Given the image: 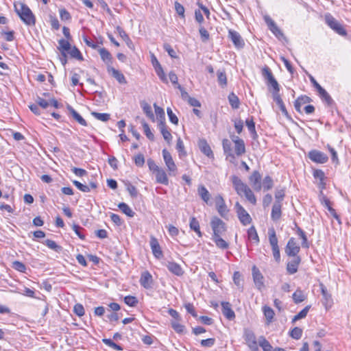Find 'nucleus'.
I'll return each mask as SVG.
<instances>
[{
  "label": "nucleus",
  "mask_w": 351,
  "mask_h": 351,
  "mask_svg": "<svg viewBox=\"0 0 351 351\" xmlns=\"http://www.w3.org/2000/svg\"><path fill=\"white\" fill-rule=\"evenodd\" d=\"M14 10L25 25L34 26L36 24L35 16L27 5L21 2L15 3Z\"/></svg>",
  "instance_id": "1"
},
{
  "label": "nucleus",
  "mask_w": 351,
  "mask_h": 351,
  "mask_svg": "<svg viewBox=\"0 0 351 351\" xmlns=\"http://www.w3.org/2000/svg\"><path fill=\"white\" fill-rule=\"evenodd\" d=\"M210 226L213 232L212 237L222 236L227 230L226 223L217 217L211 219Z\"/></svg>",
  "instance_id": "2"
},
{
  "label": "nucleus",
  "mask_w": 351,
  "mask_h": 351,
  "mask_svg": "<svg viewBox=\"0 0 351 351\" xmlns=\"http://www.w3.org/2000/svg\"><path fill=\"white\" fill-rule=\"evenodd\" d=\"M262 75L267 80L268 84L272 87V95L274 93H279L280 86L268 66H265L262 69Z\"/></svg>",
  "instance_id": "3"
},
{
  "label": "nucleus",
  "mask_w": 351,
  "mask_h": 351,
  "mask_svg": "<svg viewBox=\"0 0 351 351\" xmlns=\"http://www.w3.org/2000/svg\"><path fill=\"white\" fill-rule=\"evenodd\" d=\"M234 208L237 217L243 226H247L252 223V217L239 202H236Z\"/></svg>",
  "instance_id": "4"
},
{
  "label": "nucleus",
  "mask_w": 351,
  "mask_h": 351,
  "mask_svg": "<svg viewBox=\"0 0 351 351\" xmlns=\"http://www.w3.org/2000/svg\"><path fill=\"white\" fill-rule=\"evenodd\" d=\"M326 24L339 35H346V32L343 26L330 14L325 15Z\"/></svg>",
  "instance_id": "5"
},
{
  "label": "nucleus",
  "mask_w": 351,
  "mask_h": 351,
  "mask_svg": "<svg viewBox=\"0 0 351 351\" xmlns=\"http://www.w3.org/2000/svg\"><path fill=\"white\" fill-rule=\"evenodd\" d=\"M245 341L252 351H258V346L254 333L250 330H245L244 332Z\"/></svg>",
  "instance_id": "6"
},
{
  "label": "nucleus",
  "mask_w": 351,
  "mask_h": 351,
  "mask_svg": "<svg viewBox=\"0 0 351 351\" xmlns=\"http://www.w3.org/2000/svg\"><path fill=\"white\" fill-rule=\"evenodd\" d=\"M215 202L217 212L221 217L226 219L229 210L226 205L223 197L221 195H217L215 197Z\"/></svg>",
  "instance_id": "7"
},
{
  "label": "nucleus",
  "mask_w": 351,
  "mask_h": 351,
  "mask_svg": "<svg viewBox=\"0 0 351 351\" xmlns=\"http://www.w3.org/2000/svg\"><path fill=\"white\" fill-rule=\"evenodd\" d=\"M308 158L314 162L323 164L328 161L327 155L320 151L313 149L308 152Z\"/></svg>",
  "instance_id": "8"
},
{
  "label": "nucleus",
  "mask_w": 351,
  "mask_h": 351,
  "mask_svg": "<svg viewBox=\"0 0 351 351\" xmlns=\"http://www.w3.org/2000/svg\"><path fill=\"white\" fill-rule=\"evenodd\" d=\"M252 271L255 286L258 290L261 291L265 287L264 277L260 270L255 265L252 267Z\"/></svg>",
  "instance_id": "9"
},
{
  "label": "nucleus",
  "mask_w": 351,
  "mask_h": 351,
  "mask_svg": "<svg viewBox=\"0 0 351 351\" xmlns=\"http://www.w3.org/2000/svg\"><path fill=\"white\" fill-rule=\"evenodd\" d=\"M300 250V246L297 244L295 239L292 237L288 241L285 247V253L289 256H298Z\"/></svg>",
  "instance_id": "10"
},
{
  "label": "nucleus",
  "mask_w": 351,
  "mask_h": 351,
  "mask_svg": "<svg viewBox=\"0 0 351 351\" xmlns=\"http://www.w3.org/2000/svg\"><path fill=\"white\" fill-rule=\"evenodd\" d=\"M233 186L239 195L243 196L244 191L247 190L249 186L243 182L237 176H232L230 178Z\"/></svg>",
  "instance_id": "11"
},
{
  "label": "nucleus",
  "mask_w": 351,
  "mask_h": 351,
  "mask_svg": "<svg viewBox=\"0 0 351 351\" xmlns=\"http://www.w3.org/2000/svg\"><path fill=\"white\" fill-rule=\"evenodd\" d=\"M162 156L168 171L170 173L176 172L177 171V167L172 158L171 154L165 149L162 150Z\"/></svg>",
  "instance_id": "12"
},
{
  "label": "nucleus",
  "mask_w": 351,
  "mask_h": 351,
  "mask_svg": "<svg viewBox=\"0 0 351 351\" xmlns=\"http://www.w3.org/2000/svg\"><path fill=\"white\" fill-rule=\"evenodd\" d=\"M228 36L233 43L235 47L241 49L244 47L245 43L241 35L236 31L229 30Z\"/></svg>",
  "instance_id": "13"
},
{
  "label": "nucleus",
  "mask_w": 351,
  "mask_h": 351,
  "mask_svg": "<svg viewBox=\"0 0 351 351\" xmlns=\"http://www.w3.org/2000/svg\"><path fill=\"white\" fill-rule=\"evenodd\" d=\"M232 140L234 143V152L237 156H241L245 153V146L243 140L239 136H232Z\"/></svg>",
  "instance_id": "14"
},
{
  "label": "nucleus",
  "mask_w": 351,
  "mask_h": 351,
  "mask_svg": "<svg viewBox=\"0 0 351 351\" xmlns=\"http://www.w3.org/2000/svg\"><path fill=\"white\" fill-rule=\"evenodd\" d=\"M264 19L267 25H268L269 29L274 34L276 35V37L280 38V37L284 36L281 30L278 27L275 22L269 16H265L264 17Z\"/></svg>",
  "instance_id": "15"
},
{
  "label": "nucleus",
  "mask_w": 351,
  "mask_h": 351,
  "mask_svg": "<svg viewBox=\"0 0 351 351\" xmlns=\"http://www.w3.org/2000/svg\"><path fill=\"white\" fill-rule=\"evenodd\" d=\"M150 247L154 256L157 258L162 257V252L158 239L154 237H152L150 239Z\"/></svg>",
  "instance_id": "16"
},
{
  "label": "nucleus",
  "mask_w": 351,
  "mask_h": 351,
  "mask_svg": "<svg viewBox=\"0 0 351 351\" xmlns=\"http://www.w3.org/2000/svg\"><path fill=\"white\" fill-rule=\"evenodd\" d=\"M321 291L323 296V304L326 307V309L330 308L333 304V300L331 295L328 293L327 289L325 286L321 285Z\"/></svg>",
  "instance_id": "17"
},
{
  "label": "nucleus",
  "mask_w": 351,
  "mask_h": 351,
  "mask_svg": "<svg viewBox=\"0 0 351 351\" xmlns=\"http://www.w3.org/2000/svg\"><path fill=\"white\" fill-rule=\"evenodd\" d=\"M140 283L145 289H151L153 283L152 276L148 271L142 273Z\"/></svg>",
  "instance_id": "18"
},
{
  "label": "nucleus",
  "mask_w": 351,
  "mask_h": 351,
  "mask_svg": "<svg viewBox=\"0 0 351 351\" xmlns=\"http://www.w3.org/2000/svg\"><path fill=\"white\" fill-rule=\"evenodd\" d=\"M108 72L115 78L120 84H125L127 83L126 79L123 74L119 70L115 69L111 66H108L107 68Z\"/></svg>",
  "instance_id": "19"
},
{
  "label": "nucleus",
  "mask_w": 351,
  "mask_h": 351,
  "mask_svg": "<svg viewBox=\"0 0 351 351\" xmlns=\"http://www.w3.org/2000/svg\"><path fill=\"white\" fill-rule=\"evenodd\" d=\"M261 174L257 171H254L249 178L252 186L256 191H260L261 189Z\"/></svg>",
  "instance_id": "20"
},
{
  "label": "nucleus",
  "mask_w": 351,
  "mask_h": 351,
  "mask_svg": "<svg viewBox=\"0 0 351 351\" xmlns=\"http://www.w3.org/2000/svg\"><path fill=\"white\" fill-rule=\"evenodd\" d=\"M301 259L299 256H293V258L287 263V270L290 274H293L298 271V266Z\"/></svg>",
  "instance_id": "21"
},
{
  "label": "nucleus",
  "mask_w": 351,
  "mask_h": 351,
  "mask_svg": "<svg viewBox=\"0 0 351 351\" xmlns=\"http://www.w3.org/2000/svg\"><path fill=\"white\" fill-rule=\"evenodd\" d=\"M221 306L222 313L227 319H228L229 320H232L235 317V313L231 308V305L229 302H222Z\"/></svg>",
  "instance_id": "22"
},
{
  "label": "nucleus",
  "mask_w": 351,
  "mask_h": 351,
  "mask_svg": "<svg viewBox=\"0 0 351 351\" xmlns=\"http://www.w3.org/2000/svg\"><path fill=\"white\" fill-rule=\"evenodd\" d=\"M117 31L121 38L125 42L127 46L132 50H134V45L130 38L127 33L119 26L117 27Z\"/></svg>",
  "instance_id": "23"
},
{
  "label": "nucleus",
  "mask_w": 351,
  "mask_h": 351,
  "mask_svg": "<svg viewBox=\"0 0 351 351\" xmlns=\"http://www.w3.org/2000/svg\"><path fill=\"white\" fill-rule=\"evenodd\" d=\"M281 203L280 201H276L272 206L271 217L274 221H278L281 217Z\"/></svg>",
  "instance_id": "24"
},
{
  "label": "nucleus",
  "mask_w": 351,
  "mask_h": 351,
  "mask_svg": "<svg viewBox=\"0 0 351 351\" xmlns=\"http://www.w3.org/2000/svg\"><path fill=\"white\" fill-rule=\"evenodd\" d=\"M156 176V180L158 183L164 184V185H168L169 184V179L167 177V175L166 172L160 168L159 170H158L156 172L154 173Z\"/></svg>",
  "instance_id": "25"
},
{
  "label": "nucleus",
  "mask_w": 351,
  "mask_h": 351,
  "mask_svg": "<svg viewBox=\"0 0 351 351\" xmlns=\"http://www.w3.org/2000/svg\"><path fill=\"white\" fill-rule=\"evenodd\" d=\"M198 146L201 152L208 157L213 156V152L205 139H200L198 142Z\"/></svg>",
  "instance_id": "26"
},
{
  "label": "nucleus",
  "mask_w": 351,
  "mask_h": 351,
  "mask_svg": "<svg viewBox=\"0 0 351 351\" xmlns=\"http://www.w3.org/2000/svg\"><path fill=\"white\" fill-rule=\"evenodd\" d=\"M167 269L173 274L176 276H182L183 274V270L181 266L174 262H169L167 264Z\"/></svg>",
  "instance_id": "27"
},
{
  "label": "nucleus",
  "mask_w": 351,
  "mask_h": 351,
  "mask_svg": "<svg viewBox=\"0 0 351 351\" xmlns=\"http://www.w3.org/2000/svg\"><path fill=\"white\" fill-rule=\"evenodd\" d=\"M58 45H58V49L60 51L61 56H64L65 58L66 53H68L69 49H71V46L68 40H66L64 39H60L58 41Z\"/></svg>",
  "instance_id": "28"
},
{
  "label": "nucleus",
  "mask_w": 351,
  "mask_h": 351,
  "mask_svg": "<svg viewBox=\"0 0 351 351\" xmlns=\"http://www.w3.org/2000/svg\"><path fill=\"white\" fill-rule=\"evenodd\" d=\"M67 109L70 114L72 116V117L80 125L84 126L87 125L86 120L80 114H79L71 106H68Z\"/></svg>",
  "instance_id": "29"
},
{
  "label": "nucleus",
  "mask_w": 351,
  "mask_h": 351,
  "mask_svg": "<svg viewBox=\"0 0 351 351\" xmlns=\"http://www.w3.org/2000/svg\"><path fill=\"white\" fill-rule=\"evenodd\" d=\"M141 106L146 116L153 122L155 121V117L152 112L151 106L145 101H142L141 103Z\"/></svg>",
  "instance_id": "30"
},
{
  "label": "nucleus",
  "mask_w": 351,
  "mask_h": 351,
  "mask_svg": "<svg viewBox=\"0 0 351 351\" xmlns=\"http://www.w3.org/2000/svg\"><path fill=\"white\" fill-rule=\"evenodd\" d=\"M99 53L102 60L106 63L108 66H110V64L112 63V56L110 53L106 49L101 48L99 49Z\"/></svg>",
  "instance_id": "31"
},
{
  "label": "nucleus",
  "mask_w": 351,
  "mask_h": 351,
  "mask_svg": "<svg viewBox=\"0 0 351 351\" xmlns=\"http://www.w3.org/2000/svg\"><path fill=\"white\" fill-rule=\"evenodd\" d=\"M159 130L162 134L164 139L169 143L171 141L172 136L170 132L168 130L165 123H158Z\"/></svg>",
  "instance_id": "32"
},
{
  "label": "nucleus",
  "mask_w": 351,
  "mask_h": 351,
  "mask_svg": "<svg viewBox=\"0 0 351 351\" xmlns=\"http://www.w3.org/2000/svg\"><path fill=\"white\" fill-rule=\"evenodd\" d=\"M212 240L216 246L221 250H226L229 247V243L221 238V236L212 237Z\"/></svg>",
  "instance_id": "33"
},
{
  "label": "nucleus",
  "mask_w": 351,
  "mask_h": 351,
  "mask_svg": "<svg viewBox=\"0 0 351 351\" xmlns=\"http://www.w3.org/2000/svg\"><path fill=\"white\" fill-rule=\"evenodd\" d=\"M269 241L272 248L278 247V238L274 228H269L268 230Z\"/></svg>",
  "instance_id": "34"
},
{
  "label": "nucleus",
  "mask_w": 351,
  "mask_h": 351,
  "mask_svg": "<svg viewBox=\"0 0 351 351\" xmlns=\"http://www.w3.org/2000/svg\"><path fill=\"white\" fill-rule=\"evenodd\" d=\"M197 192L202 199L207 204L210 199V195L206 188L204 185H199Z\"/></svg>",
  "instance_id": "35"
},
{
  "label": "nucleus",
  "mask_w": 351,
  "mask_h": 351,
  "mask_svg": "<svg viewBox=\"0 0 351 351\" xmlns=\"http://www.w3.org/2000/svg\"><path fill=\"white\" fill-rule=\"evenodd\" d=\"M154 107L158 123H165V114L164 110L158 106L156 104H154Z\"/></svg>",
  "instance_id": "36"
},
{
  "label": "nucleus",
  "mask_w": 351,
  "mask_h": 351,
  "mask_svg": "<svg viewBox=\"0 0 351 351\" xmlns=\"http://www.w3.org/2000/svg\"><path fill=\"white\" fill-rule=\"evenodd\" d=\"M222 145L224 153L226 154V156L231 157L232 158H234V155L232 152V145L230 141L228 139H223Z\"/></svg>",
  "instance_id": "37"
},
{
  "label": "nucleus",
  "mask_w": 351,
  "mask_h": 351,
  "mask_svg": "<svg viewBox=\"0 0 351 351\" xmlns=\"http://www.w3.org/2000/svg\"><path fill=\"white\" fill-rule=\"evenodd\" d=\"M247 237L250 240L254 241L256 243H259V237L254 226L247 230Z\"/></svg>",
  "instance_id": "38"
},
{
  "label": "nucleus",
  "mask_w": 351,
  "mask_h": 351,
  "mask_svg": "<svg viewBox=\"0 0 351 351\" xmlns=\"http://www.w3.org/2000/svg\"><path fill=\"white\" fill-rule=\"evenodd\" d=\"M310 101V98L307 96H302V97H298L295 103H294V107L295 108V110L300 112V107L302 105H303L304 104H306V103H308Z\"/></svg>",
  "instance_id": "39"
},
{
  "label": "nucleus",
  "mask_w": 351,
  "mask_h": 351,
  "mask_svg": "<svg viewBox=\"0 0 351 351\" xmlns=\"http://www.w3.org/2000/svg\"><path fill=\"white\" fill-rule=\"evenodd\" d=\"M306 297L300 289L296 290L293 294V300L295 304L300 303L306 300Z\"/></svg>",
  "instance_id": "40"
},
{
  "label": "nucleus",
  "mask_w": 351,
  "mask_h": 351,
  "mask_svg": "<svg viewBox=\"0 0 351 351\" xmlns=\"http://www.w3.org/2000/svg\"><path fill=\"white\" fill-rule=\"evenodd\" d=\"M120 210L125 214L127 216L130 217H133L134 215V212L131 209V208L125 203H120L118 205Z\"/></svg>",
  "instance_id": "41"
},
{
  "label": "nucleus",
  "mask_w": 351,
  "mask_h": 351,
  "mask_svg": "<svg viewBox=\"0 0 351 351\" xmlns=\"http://www.w3.org/2000/svg\"><path fill=\"white\" fill-rule=\"evenodd\" d=\"M189 226L191 229L194 230L199 237H202V232L199 228V221L196 219V218H191Z\"/></svg>",
  "instance_id": "42"
},
{
  "label": "nucleus",
  "mask_w": 351,
  "mask_h": 351,
  "mask_svg": "<svg viewBox=\"0 0 351 351\" xmlns=\"http://www.w3.org/2000/svg\"><path fill=\"white\" fill-rule=\"evenodd\" d=\"M228 101L232 108L237 109L239 108L240 101L234 93H232L229 95Z\"/></svg>",
  "instance_id": "43"
},
{
  "label": "nucleus",
  "mask_w": 351,
  "mask_h": 351,
  "mask_svg": "<svg viewBox=\"0 0 351 351\" xmlns=\"http://www.w3.org/2000/svg\"><path fill=\"white\" fill-rule=\"evenodd\" d=\"M258 344L263 348V351H271L272 346L269 342L263 336L258 339Z\"/></svg>",
  "instance_id": "44"
},
{
  "label": "nucleus",
  "mask_w": 351,
  "mask_h": 351,
  "mask_svg": "<svg viewBox=\"0 0 351 351\" xmlns=\"http://www.w3.org/2000/svg\"><path fill=\"white\" fill-rule=\"evenodd\" d=\"M263 311L267 322H271L274 316V311L273 309L268 306H264L263 307Z\"/></svg>",
  "instance_id": "45"
},
{
  "label": "nucleus",
  "mask_w": 351,
  "mask_h": 351,
  "mask_svg": "<svg viewBox=\"0 0 351 351\" xmlns=\"http://www.w3.org/2000/svg\"><path fill=\"white\" fill-rule=\"evenodd\" d=\"M319 95L321 98L324 100L327 104L330 105L332 103V99L329 94L326 92V90L322 87L320 88L318 90Z\"/></svg>",
  "instance_id": "46"
},
{
  "label": "nucleus",
  "mask_w": 351,
  "mask_h": 351,
  "mask_svg": "<svg viewBox=\"0 0 351 351\" xmlns=\"http://www.w3.org/2000/svg\"><path fill=\"white\" fill-rule=\"evenodd\" d=\"M217 75L219 84L223 87L226 86L227 84L226 73L223 71L219 70L217 71Z\"/></svg>",
  "instance_id": "47"
},
{
  "label": "nucleus",
  "mask_w": 351,
  "mask_h": 351,
  "mask_svg": "<svg viewBox=\"0 0 351 351\" xmlns=\"http://www.w3.org/2000/svg\"><path fill=\"white\" fill-rule=\"evenodd\" d=\"M141 123H142V125H143V130H144V133L146 135V136L149 140L154 141V135L152 132V131H151V130L149 128V125L145 121H142Z\"/></svg>",
  "instance_id": "48"
},
{
  "label": "nucleus",
  "mask_w": 351,
  "mask_h": 351,
  "mask_svg": "<svg viewBox=\"0 0 351 351\" xmlns=\"http://www.w3.org/2000/svg\"><path fill=\"white\" fill-rule=\"evenodd\" d=\"M310 308H311L310 306H306L304 308H303L301 311H300L297 315H295L294 316L292 322H295L297 320L304 318L307 315V313H308Z\"/></svg>",
  "instance_id": "49"
},
{
  "label": "nucleus",
  "mask_w": 351,
  "mask_h": 351,
  "mask_svg": "<svg viewBox=\"0 0 351 351\" xmlns=\"http://www.w3.org/2000/svg\"><path fill=\"white\" fill-rule=\"evenodd\" d=\"M243 195L245 197V198L252 204H255L256 202V199L250 188H247L245 191L243 193Z\"/></svg>",
  "instance_id": "50"
},
{
  "label": "nucleus",
  "mask_w": 351,
  "mask_h": 351,
  "mask_svg": "<svg viewBox=\"0 0 351 351\" xmlns=\"http://www.w3.org/2000/svg\"><path fill=\"white\" fill-rule=\"evenodd\" d=\"M273 180L269 176H266L263 181L262 186L265 191H268L273 187Z\"/></svg>",
  "instance_id": "51"
},
{
  "label": "nucleus",
  "mask_w": 351,
  "mask_h": 351,
  "mask_svg": "<svg viewBox=\"0 0 351 351\" xmlns=\"http://www.w3.org/2000/svg\"><path fill=\"white\" fill-rule=\"evenodd\" d=\"M176 149L179 153L180 157L185 156L186 155V153L184 150L183 141L180 138H179L177 141Z\"/></svg>",
  "instance_id": "52"
},
{
  "label": "nucleus",
  "mask_w": 351,
  "mask_h": 351,
  "mask_svg": "<svg viewBox=\"0 0 351 351\" xmlns=\"http://www.w3.org/2000/svg\"><path fill=\"white\" fill-rule=\"evenodd\" d=\"M68 53H69L71 57L76 58L77 60H82L83 59L80 51L75 47H71V49H69Z\"/></svg>",
  "instance_id": "53"
},
{
  "label": "nucleus",
  "mask_w": 351,
  "mask_h": 351,
  "mask_svg": "<svg viewBox=\"0 0 351 351\" xmlns=\"http://www.w3.org/2000/svg\"><path fill=\"white\" fill-rule=\"evenodd\" d=\"M180 322V320H173L171 322L172 328L178 333H182L184 329V326Z\"/></svg>",
  "instance_id": "54"
},
{
  "label": "nucleus",
  "mask_w": 351,
  "mask_h": 351,
  "mask_svg": "<svg viewBox=\"0 0 351 351\" xmlns=\"http://www.w3.org/2000/svg\"><path fill=\"white\" fill-rule=\"evenodd\" d=\"M45 244L50 249L53 250L56 252L61 250L62 247L56 244V243L51 239H47L45 241Z\"/></svg>",
  "instance_id": "55"
},
{
  "label": "nucleus",
  "mask_w": 351,
  "mask_h": 351,
  "mask_svg": "<svg viewBox=\"0 0 351 351\" xmlns=\"http://www.w3.org/2000/svg\"><path fill=\"white\" fill-rule=\"evenodd\" d=\"M91 114L96 118L97 119L101 121H107L110 119V114L107 113H99L96 112H93Z\"/></svg>",
  "instance_id": "56"
},
{
  "label": "nucleus",
  "mask_w": 351,
  "mask_h": 351,
  "mask_svg": "<svg viewBox=\"0 0 351 351\" xmlns=\"http://www.w3.org/2000/svg\"><path fill=\"white\" fill-rule=\"evenodd\" d=\"M246 126L247 127L249 131L254 135H256V132L255 129V123L254 121L253 117L250 119H247L245 121Z\"/></svg>",
  "instance_id": "57"
},
{
  "label": "nucleus",
  "mask_w": 351,
  "mask_h": 351,
  "mask_svg": "<svg viewBox=\"0 0 351 351\" xmlns=\"http://www.w3.org/2000/svg\"><path fill=\"white\" fill-rule=\"evenodd\" d=\"M154 69H155L156 73H157V75L159 77V78L160 79V80L165 83H168L167 78L165 74V72H164L161 65L159 66H157Z\"/></svg>",
  "instance_id": "58"
},
{
  "label": "nucleus",
  "mask_w": 351,
  "mask_h": 351,
  "mask_svg": "<svg viewBox=\"0 0 351 351\" xmlns=\"http://www.w3.org/2000/svg\"><path fill=\"white\" fill-rule=\"evenodd\" d=\"M12 267L20 272L24 273L26 270V266L25 264L18 261H15L12 263Z\"/></svg>",
  "instance_id": "59"
},
{
  "label": "nucleus",
  "mask_w": 351,
  "mask_h": 351,
  "mask_svg": "<svg viewBox=\"0 0 351 351\" xmlns=\"http://www.w3.org/2000/svg\"><path fill=\"white\" fill-rule=\"evenodd\" d=\"M124 302L130 306H135L138 303V300L134 296L128 295L124 298Z\"/></svg>",
  "instance_id": "60"
},
{
  "label": "nucleus",
  "mask_w": 351,
  "mask_h": 351,
  "mask_svg": "<svg viewBox=\"0 0 351 351\" xmlns=\"http://www.w3.org/2000/svg\"><path fill=\"white\" fill-rule=\"evenodd\" d=\"M103 342L108 346L112 348L113 349L116 350H122L123 348L118 344L115 343L114 341H112L110 339H104Z\"/></svg>",
  "instance_id": "61"
},
{
  "label": "nucleus",
  "mask_w": 351,
  "mask_h": 351,
  "mask_svg": "<svg viewBox=\"0 0 351 351\" xmlns=\"http://www.w3.org/2000/svg\"><path fill=\"white\" fill-rule=\"evenodd\" d=\"M302 335V330L298 327H295L290 332V335L295 339H299Z\"/></svg>",
  "instance_id": "62"
},
{
  "label": "nucleus",
  "mask_w": 351,
  "mask_h": 351,
  "mask_svg": "<svg viewBox=\"0 0 351 351\" xmlns=\"http://www.w3.org/2000/svg\"><path fill=\"white\" fill-rule=\"evenodd\" d=\"M175 10L176 11V13L182 19L185 17L184 16V11L185 9L182 5H181L178 1L175 2Z\"/></svg>",
  "instance_id": "63"
},
{
  "label": "nucleus",
  "mask_w": 351,
  "mask_h": 351,
  "mask_svg": "<svg viewBox=\"0 0 351 351\" xmlns=\"http://www.w3.org/2000/svg\"><path fill=\"white\" fill-rule=\"evenodd\" d=\"M73 311L79 317L83 316L85 313L84 308L81 304H76L73 307Z\"/></svg>",
  "instance_id": "64"
}]
</instances>
